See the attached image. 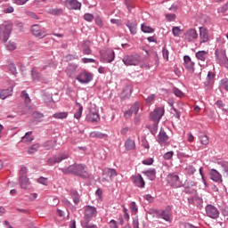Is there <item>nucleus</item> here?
<instances>
[{
  "mask_svg": "<svg viewBox=\"0 0 228 228\" xmlns=\"http://www.w3.org/2000/svg\"><path fill=\"white\" fill-rule=\"evenodd\" d=\"M6 49H8V51H15V49H17V44H15V42L10 41L6 45Z\"/></svg>",
  "mask_w": 228,
  "mask_h": 228,
  "instance_id": "58836bf2",
  "label": "nucleus"
},
{
  "mask_svg": "<svg viewBox=\"0 0 228 228\" xmlns=\"http://www.w3.org/2000/svg\"><path fill=\"white\" fill-rule=\"evenodd\" d=\"M141 29L143 33H154V28H152L150 26H147L145 24L142 25Z\"/></svg>",
  "mask_w": 228,
  "mask_h": 228,
  "instance_id": "c9c22d12",
  "label": "nucleus"
},
{
  "mask_svg": "<svg viewBox=\"0 0 228 228\" xmlns=\"http://www.w3.org/2000/svg\"><path fill=\"white\" fill-rule=\"evenodd\" d=\"M32 79L33 81H38L40 79V73L37 71V69H32Z\"/></svg>",
  "mask_w": 228,
  "mask_h": 228,
  "instance_id": "e433bc0d",
  "label": "nucleus"
},
{
  "mask_svg": "<svg viewBox=\"0 0 228 228\" xmlns=\"http://www.w3.org/2000/svg\"><path fill=\"white\" fill-rule=\"evenodd\" d=\"M84 20H86V22H92V20H94V14H92V13H86L84 15Z\"/></svg>",
  "mask_w": 228,
  "mask_h": 228,
  "instance_id": "c03bdc74",
  "label": "nucleus"
},
{
  "mask_svg": "<svg viewBox=\"0 0 228 228\" xmlns=\"http://www.w3.org/2000/svg\"><path fill=\"white\" fill-rule=\"evenodd\" d=\"M139 225H140V223L138 222V218L134 219L133 220V227L134 228H140Z\"/></svg>",
  "mask_w": 228,
  "mask_h": 228,
  "instance_id": "774afa93",
  "label": "nucleus"
},
{
  "mask_svg": "<svg viewBox=\"0 0 228 228\" xmlns=\"http://www.w3.org/2000/svg\"><path fill=\"white\" fill-rule=\"evenodd\" d=\"M199 139H200L201 145H205V147L209 145V138L205 134H201L199 136Z\"/></svg>",
  "mask_w": 228,
  "mask_h": 228,
  "instance_id": "2f4dec72",
  "label": "nucleus"
},
{
  "mask_svg": "<svg viewBox=\"0 0 228 228\" xmlns=\"http://www.w3.org/2000/svg\"><path fill=\"white\" fill-rule=\"evenodd\" d=\"M206 213L207 216H209V218H213L214 220L220 216V211H218V208L213 205H208L206 207Z\"/></svg>",
  "mask_w": 228,
  "mask_h": 228,
  "instance_id": "9d476101",
  "label": "nucleus"
},
{
  "mask_svg": "<svg viewBox=\"0 0 228 228\" xmlns=\"http://www.w3.org/2000/svg\"><path fill=\"white\" fill-rule=\"evenodd\" d=\"M97 215V208L93 206H86L85 208L84 220L91 221L94 216Z\"/></svg>",
  "mask_w": 228,
  "mask_h": 228,
  "instance_id": "6e6552de",
  "label": "nucleus"
},
{
  "mask_svg": "<svg viewBox=\"0 0 228 228\" xmlns=\"http://www.w3.org/2000/svg\"><path fill=\"white\" fill-rule=\"evenodd\" d=\"M227 10H228V2L224 5L221 6L217 10V12H218V13H225L227 12Z\"/></svg>",
  "mask_w": 228,
  "mask_h": 228,
  "instance_id": "3c124183",
  "label": "nucleus"
},
{
  "mask_svg": "<svg viewBox=\"0 0 228 228\" xmlns=\"http://www.w3.org/2000/svg\"><path fill=\"white\" fill-rule=\"evenodd\" d=\"M69 10H81V2L77 0H61Z\"/></svg>",
  "mask_w": 228,
  "mask_h": 228,
  "instance_id": "9b49d317",
  "label": "nucleus"
},
{
  "mask_svg": "<svg viewBox=\"0 0 228 228\" xmlns=\"http://www.w3.org/2000/svg\"><path fill=\"white\" fill-rule=\"evenodd\" d=\"M154 99H156V94H151L149 97L146 98L147 104H151V102H153Z\"/></svg>",
  "mask_w": 228,
  "mask_h": 228,
  "instance_id": "13d9d810",
  "label": "nucleus"
},
{
  "mask_svg": "<svg viewBox=\"0 0 228 228\" xmlns=\"http://www.w3.org/2000/svg\"><path fill=\"white\" fill-rule=\"evenodd\" d=\"M12 94H13V88L12 87H9L7 89H2L0 90V99L4 101V99H6L7 97H10Z\"/></svg>",
  "mask_w": 228,
  "mask_h": 228,
  "instance_id": "b1692460",
  "label": "nucleus"
},
{
  "mask_svg": "<svg viewBox=\"0 0 228 228\" xmlns=\"http://www.w3.org/2000/svg\"><path fill=\"white\" fill-rule=\"evenodd\" d=\"M183 65L189 72H195V62L191 61V57H190L189 55L183 56Z\"/></svg>",
  "mask_w": 228,
  "mask_h": 228,
  "instance_id": "2eb2a0df",
  "label": "nucleus"
},
{
  "mask_svg": "<svg viewBox=\"0 0 228 228\" xmlns=\"http://www.w3.org/2000/svg\"><path fill=\"white\" fill-rule=\"evenodd\" d=\"M20 187L23 188V190H28L29 188V178H27V176H21L20 178Z\"/></svg>",
  "mask_w": 228,
  "mask_h": 228,
  "instance_id": "c85d7f7f",
  "label": "nucleus"
},
{
  "mask_svg": "<svg viewBox=\"0 0 228 228\" xmlns=\"http://www.w3.org/2000/svg\"><path fill=\"white\" fill-rule=\"evenodd\" d=\"M77 70V66L75 64H69L67 67L66 73L69 77H72L76 71Z\"/></svg>",
  "mask_w": 228,
  "mask_h": 228,
  "instance_id": "bb28decb",
  "label": "nucleus"
},
{
  "mask_svg": "<svg viewBox=\"0 0 228 228\" xmlns=\"http://www.w3.org/2000/svg\"><path fill=\"white\" fill-rule=\"evenodd\" d=\"M38 144H34L30 147V149L28 150V154H35V152H37V151H38Z\"/></svg>",
  "mask_w": 228,
  "mask_h": 228,
  "instance_id": "864d4df0",
  "label": "nucleus"
},
{
  "mask_svg": "<svg viewBox=\"0 0 228 228\" xmlns=\"http://www.w3.org/2000/svg\"><path fill=\"white\" fill-rule=\"evenodd\" d=\"M95 24H97V26H99L100 28H102V20L100 17H96Z\"/></svg>",
  "mask_w": 228,
  "mask_h": 228,
  "instance_id": "338daca9",
  "label": "nucleus"
},
{
  "mask_svg": "<svg viewBox=\"0 0 228 228\" xmlns=\"http://www.w3.org/2000/svg\"><path fill=\"white\" fill-rule=\"evenodd\" d=\"M58 215L61 220H69V213H67V216H65V212L62 210H58Z\"/></svg>",
  "mask_w": 228,
  "mask_h": 228,
  "instance_id": "09e8293b",
  "label": "nucleus"
},
{
  "mask_svg": "<svg viewBox=\"0 0 228 228\" xmlns=\"http://www.w3.org/2000/svg\"><path fill=\"white\" fill-rule=\"evenodd\" d=\"M220 86L221 88H224V90H226V92H228V78L222 79Z\"/></svg>",
  "mask_w": 228,
  "mask_h": 228,
  "instance_id": "ea45409f",
  "label": "nucleus"
},
{
  "mask_svg": "<svg viewBox=\"0 0 228 228\" xmlns=\"http://www.w3.org/2000/svg\"><path fill=\"white\" fill-rule=\"evenodd\" d=\"M184 38L187 42H193V40H197L199 38V33L195 28H189L184 33Z\"/></svg>",
  "mask_w": 228,
  "mask_h": 228,
  "instance_id": "4468645a",
  "label": "nucleus"
},
{
  "mask_svg": "<svg viewBox=\"0 0 228 228\" xmlns=\"http://www.w3.org/2000/svg\"><path fill=\"white\" fill-rule=\"evenodd\" d=\"M117 177V170L111 168H105L102 173V181L110 182Z\"/></svg>",
  "mask_w": 228,
  "mask_h": 228,
  "instance_id": "f8f14e48",
  "label": "nucleus"
},
{
  "mask_svg": "<svg viewBox=\"0 0 228 228\" xmlns=\"http://www.w3.org/2000/svg\"><path fill=\"white\" fill-rule=\"evenodd\" d=\"M166 19L169 22H171V20H175V14H171V13L166 14Z\"/></svg>",
  "mask_w": 228,
  "mask_h": 228,
  "instance_id": "bf43d9fd",
  "label": "nucleus"
},
{
  "mask_svg": "<svg viewBox=\"0 0 228 228\" xmlns=\"http://www.w3.org/2000/svg\"><path fill=\"white\" fill-rule=\"evenodd\" d=\"M219 165L223 167L224 172L228 175V162L227 161H221Z\"/></svg>",
  "mask_w": 228,
  "mask_h": 228,
  "instance_id": "a19ab883",
  "label": "nucleus"
},
{
  "mask_svg": "<svg viewBox=\"0 0 228 228\" xmlns=\"http://www.w3.org/2000/svg\"><path fill=\"white\" fill-rule=\"evenodd\" d=\"M208 175L215 183H222V175L216 169H210Z\"/></svg>",
  "mask_w": 228,
  "mask_h": 228,
  "instance_id": "f3484780",
  "label": "nucleus"
},
{
  "mask_svg": "<svg viewBox=\"0 0 228 228\" xmlns=\"http://www.w3.org/2000/svg\"><path fill=\"white\" fill-rule=\"evenodd\" d=\"M69 117L68 112H59L58 113V118H67Z\"/></svg>",
  "mask_w": 228,
  "mask_h": 228,
  "instance_id": "69168bd1",
  "label": "nucleus"
},
{
  "mask_svg": "<svg viewBox=\"0 0 228 228\" xmlns=\"http://www.w3.org/2000/svg\"><path fill=\"white\" fill-rule=\"evenodd\" d=\"M195 172H197V169H195V167H193V166H187L185 167V174H187V175H193V174H195Z\"/></svg>",
  "mask_w": 228,
  "mask_h": 228,
  "instance_id": "f704fd0d",
  "label": "nucleus"
},
{
  "mask_svg": "<svg viewBox=\"0 0 228 228\" xmlns=\"http://www.w3.org/2000/svg\"><path fill=\"white\" fill-rule=\"evenodd\" d=\"M173 92L176 97H184V93H183L179 88L175 87Z\"/></svg>",
  "mask_w": 228,
  "mask_h": 228,
  "instance_id": "37998d69",
  "label": "nucleus"
},
{
  "mask_svg": "<svg viewBox=\"0 0 228 228\" xmlns=\"http://www.w3.org/2000/svg\"><path fill=\"white\" fill-rule=\"evenodd\" d=\"M172 158H174V151H167L163 155V159L166 160H170L172 159Z\"/></svg>",
  "mask_w": 228,
  "mask_h": 228,
  "instance_id": "79ce46f5",
  "label": "nucleus"
},
{
  "mask_svg": "<svg viewBox=\"0 0 228 228\" xmlns=\"http://www.w3.org/2000/svg\"><path fill=\"white\" fill-rule=\"evenodd\" d=\"M167 181L172 188H181L183 186V182H181V179H179V175H177L175 173H171L167 175Z\"/></svg>",
  "mask_w": 228,
  "mask_h": 228,
  "instance_id": "20e7f679",
  "label": "nucleus"
},
{
  "mask_svg": "<svg viewBox=\"0 0 228 228\" xmlns=\"http://www.w3.org/2000/svg\"><path fill=\"white\" fill-rule=\"evenodd\" d=\"M31 33L34 37H45V31L42 30L40 25H33L31 28Z\"/></svg>",
  "mask_w": 228,
  "mask_h": 228,
  "instance_id": "6ab92c4d",
  "label": "nucleus"
},
{
  "mask_svg": "<svg viewBox=\"0 0 228 228\" xmlns=\"http://www.w3.org/2000/svg\"><path fill=\"white\" fill-rule=\"evenodd\" d=\"M83 228H98L97 225L90 224V221L84 220L81 222Z\"/></svg>",
  "mask_w": 228,
  "mask_h": 228,
  "instance_id": "72a5a7b5",
  "label": "nucleus"
},
{
  "mask_svg": "<svg viewBox=\"0 0 228 228\" xmlns=\"http://www.w3.org/2000/svg\"><path fill=\"white\" fill-rule=\"evenodd\" d=\"M44 101L46 102V104H52V102H54V100L53 97H51V94H44Z\"/></svg>",
  "mask_w": 228,
  "mask_h": 228,
  "instance_id": "4c0bfd02",
  "label": "nucleus"
},
{
  "mask_svg": "<svg viewBox=\"0 0 228 228\" xmlns=\"http://www.w3.org/2000/svg\"><path fill=\"white\" fill-rule=\"evenodd\" d=\"M87 122H99L101 118L99 117V112L95 109L89 110L88 114L86 117Z\"/></svg>",
  "mask_w": 228,
  "mask_h": 228,
  "instance_id": "ddd939ff",
  "label": "nucleus"
},
{
  "mask_svg": "<svg viewBox=\"0 0 228 228\" xmlns=\"http://www.w3.org/2000/svg\"><path fill=\"white\" fill-rule=\"evenodd\" d=\"M159 218H162L166 222H171V218H170V207H167L166 208V210H162V212L159 216Z\"/></svg>",
  "mask_w": 228,
  "mask_h": 228,
  "instance_id": "393cba45",
  "label": "nucleus"
},
{
  "mask_svg": "<svg viewBox=\"0 0 228 228\" xmlns=\"http://www.w3.org/2000/svg\"><path fill=\"white\" fill-rule=\"evenodd\" d=\"M125 149L126 151H136V142L131 138L125 141Z\"/></svg>",
  "mask_w": 228,
  "mask_h": 228,
  "instance_id": "aec40b11",
  "label": "nucleus"
},
{
  "mask_svg": "<svg viewBox=\"0 0 228 228\" xmlns=\"http://www.w3.org/2000/svg\"><path fill=\"white\" fill-rule=\"evenodd\" d=\"M76 108H77V112L75 113L74 117L75 118H81V115L83 113V106L80 105L79 102H76Z\"/></svg>",
  "mask_w": 228,
  "mask_h": 228,
  "instance_id": "7c9ffc66",
  "label": "nucleus"
},
{
  "mask_svg": "<svg viewBox=\"0 0 228 228\" xmlns=\"http://www.w3.org/2000/svg\"><path fill=\"white\" fill-rule=\"evenodd\" d=\"M197 60H199L200 67H204L206 65V58H208V52L199 51L195 53Z\"/></svg>",
  "mask_w": 228,
  "mask_h": 228,
  "instance_id": "dca6fc26",
  "label": "nucleus"
},
{
  "mask_svg": "<svg viewBox=\"0 0 228 228\" xmlns=\"http://www.w3.org/2000/svg\"><path fill=\"white\" fill-rule=\"evenodd\" d=\"M126 26H127L131 35H136V28L138 26V23H136V20H128L126 23Z\"/></svg>",
  "mask_w": 228,
  "mask_h": 228,
  "instance_id": "4be33fe9",
  "label": "nucleus"
},
{
  "mask_svg": "<svg viewBox=\"0 0 228 228\" xmlns=\"http://www.w3.org/2000/svg\"><path fill=\"white\" fill-rule=\"evenodd\" d=\"M131 94H133V86H126L123 90V97L128 99V97H131Z\"/></svg>",
  "mask_w": 228,
  "mask_h": 228,
  "instance_id": "c756f323",
  "label": "nucleus"
},
{
  "mask_svg": "<svg viewBox=\"0 0 228 228\" xmlns=\"http://www.w3.org/2000/svg\"><path fill=\"white\" fill-rule=\"evenodd\" d=\"M162 54L164 60H166V61H168V51L165 47H163L162 49Z\"/></svg>",
  "mask_w": 228,
  "mask_h": 228,
  "instance_id": "4d7b16f0",
  "label": "nucleus"
},
{
  "mask_svg": "<svg viewBox=\"0 0 228 228\" xmlns=\"http://www.w3.org/2000/svg\"><path fill=\"white\" fill-rule=\"evenodd\" d=\"M216 61L219 65H224V67H228V58L225 54V50L217 49L215 52Z\"/></svg>",
  "mask_w": 228,
  "mask_h": 228,
  "instance_id": "7ed1b4c3",
  "label": "nucleus"
},
{
  "mask_svg": "<svg viewBox=\"0 0 228 228\" xmlns=\"http://www.w3.org/2000/svg\"><path fill=\"white\" fill-rule=\"evenodd\" d=\"M142 174L144 175H146V177L150 181H154V179H156V169H154V168L144 170V171H142Z\"/></svg>",
  "mask_w": 228,
  "mask_h": 228,
  "instance_id": "a878e982",
  "label": "nucleus"
},
{
  "mask_svg": "<svg viewBox=\"0 0 228 228\" xmlns=\"http://www.w3.org/2000/svg\"><path fill=\"white\" fill-rule=\"evenodd\" d=\"M163 115H165V110L163 108H157L154 111L150 113V118L154 122V124H159Z\"/></svg>",
  "mask_w": 228,
  "mask_h": 228,
  "instance_id": "423d86ee",
  "label": "nucleus"
},
{
  "mask_svg": "<svg viewBox=\"0 0 228 228\" xmlns=\"http://www.w3.org/2000/svg\"><path fill=\"white\" fill-rule=\"evenodd\" d=\"M103 61L105 63H111L115 60V52L113 50H108L105 54L102 55Z\"/></svg>",
  "mask_w": 228,
  "mask_h": 228,
  "instance_id": "a211bd4d",
  "label": "nucleus"
},
{
  "mask_svg": "<svg viewBox=\"0 0 228 228\" xmlns=\"http://www.w3.org/2000/svg\"><path fill=\"white\" fill-rule=\"evenodd\" d=\"M9 70H11L12 74H13V76H17V67H15V64L11 63L9 65Z\"/></svg>",
  "mask_w": 228,
  "mask_h": 228,
  "instance_id": "603ef678",
  "label": "nucleus"
},
{
  "mask_svg": "<svg viewBox=\"0 0 228 228\" xmlns=\"http://www.w3.org/2000/svg\"><path fill=\"white\" fill-rule=\"evenodd\" d=\"M200 44H208L209 42V30L206 27H200Z\"/></svg>",
  "mask_w": 228,
  "mask_h": 228,
  "instance_id": "1a4fd4ad",
  "label": "nucleus"
},
{
  "mask_svg": "<svg viewBox=\"0 0 228 228\" xmlns=\"http://www.w3.org/2000/svg\"><path fill=\"white\" fill-rule=\"evenodd\" d=\"M37 183H39L40 184H44L45 186H47L48 184L47 178H44V177H40L37 180Z\"/></svg>",
  "mask_w": 228,
  "mask_h": 228,
  "instance_id": "052dcab7",
  "label": "nucleus"
},
{
  "mask_svg": "<svg viewBox=\"0 0 228 228\" xmlns=\"http://www.w3.org/2000/svg\"><path fill=\"white\" fill-rule=\"evenodd\" d=\"M26 174H28V168L26 167H21L20 170V178L26 177Z\"/></svg>",
  "mask_w": 228,
  "mask_h": 228,
  "instance_id": "5fc2aeb1",
  "label": "nucleus"
},
{
  "mask_svg": "<svg viewBox=\"0 0 228 228\" xmlns=\"http://www.w3.org/2000/svg\"><path fill=\"white\" fill-rule=\"evenodd\" d=\"M130 110L134 115H138V111H140V103L135 102L134 104H133L130 108Z\"/></svg>",
  "mask_w": 228,
  "mask_h": 228,
  "instance_id": "473e14b6",
  "label": "nucleus"
},
{
  "mask_svg": "<svg viewBox=\"0 0 228 228\" xmlns=\"http://www.w3.org/2000/svg\"><path fill=\"white\" fill-rule=\"evenodd\" d=\"M134 183L138 188H145V180H143V177H142V175H138L134 178Z\"/></svg>",
  "mask_w": 228,
  "mask_h": 228,
  "instance_id": "5701e85b",
  "label": "nucleus"
},
{
  "mask_svg": "<svg viewBox=\"0 0 228 228\" xmlns=\"http://www.w3.org/2000/svg\"><path fill=\"white\" fill-rule=\"evenodd\" d=\"M122 61L126 66H131V65L136 66L140 63L141 59L138 53H135V54L124 56L122 59Z\"/></svg>",
  "mask_w": 228,
  "mask_h": 228,
  "instance_id": "39448f33",
  "label": "nucleus"
},
{
  "mask_svg": "<svg viewBox=\"0 0 228 228\" xmlns=\"http://www.w3.org/2000/svg\"><path fill=\"white\" fill-rule=\"evenodd\" d=\"M56 163H58V157L56 156H53L48 159V165L51 167H53V165H56Z\"/></svg>",
  "mask_w": 228,
  "mask_h": 228,
  "instance_id": "a18cd8bd",
  "label": "nucleus"
},
{
  "mask_svg": "<svg viewBox=\"0 0 228 228\" xmlns=\"http://www.w3.org/2000/svg\"><path fill=\"white\" fill-rule=\"evenodd\" d=\"M61 170L63 174H75V175H79V177H84V179L89 177L88 169L83 164H76Z\"/></svg>",
  "mask_w": 228,
  "mask_h": 228,
  "instance_id": "f257e3e1",
  "label": "nucleus"
},
{
  "mask_svg": "<svg viewBox=\"0 0 228 228\" xmlns=\"http://www.w3.org/2000/svg\"><path fill=\"white\" fill-rule=\"evenodd\" d=\"M67 158H69V153L65 152L61 154L58 159V163H60V161H63V159H67Z\"/></svg>",
  "mask_w": 228,
  "mask_h": 228,
  "instance_id": "6e6d98bb",
  "label": "nucleus"
},
{
  "mask_svg": "<svg viewBox=\"0 0 228 228\" xmlns=\"http://www.w3.org/2000/svg\"><path fill=\"white\" fill-rule=\"evenodd\" d=\"M133 111L131 110H126V111H125V113H124V117H125V118H131V117H133Z\"/></svg>",
  "mask_w": 228,
  "mask_h": 228,
  "instance_id": "680f3d73",
  "label": "nucleus"
},
{
  "mask_svg": "<svg viewBox=\"0 0 228 228\" xmlns=\"http://www.w3.org/2000/svg\"><path fill=\"white\" fill-rule=\"evenodd\" d=\"M130 209L132 213H138V207L136 206V202L132 201L130 204Z\"/></svg>",
  "mask_w": 228,
  "mask_h": 228,
  "instance_id": "8fccbe9b",
  "label": "nucleus"
},
{
  "mask_svg": "<svg viewBox=\"0 0 228 228\" xmlns=\"http://www.w3.org/2000/svg\"><path fill=\"white\" fill-rule=\"evenodd\" d=\"M12 33V24L4 23L0 25V40L1 42H8L10 38V34Z\"/></svg>",
  "mask_w": 228,
  "mask_h": 228,
  "instance_id": "f03ea898",
  "label": "nucleus"
},
{
  "mask_svg": "<svg viewBox=\"0 0 228 228\" xmlns=\"http://www.w3.org/2000/svg\"><path fill=\"white\" fill-rule=\"evenodd\" d=\"M91 138H102L104 134L99 133V132H91L90 133Z\"/></svg>",
  "mask_w": 228,
  "mask_h": 228,
  "instance_id": "de8ad7c7",
  "label": "nucleus"
},
{
  "mask_svg": "<svg viewBox=\"0 0 228 228\" xmlns=\"http://www.w3.org/2000/svg\"><path fill=\"white\" fill-rule=\"evenodd\" d=\"M172 32L174 37H179L181 35V28L179 27H173Z\"/></svg>",
  "mask_w": 228,
  "mask_h": 228,
  "instance_id": "49530a36",
  "label": "nucleus"
},
{
  "mask_svg": "<svg viewBox=\"0 0 228 228\" xmlns=\"http://www.w3.org/2000/svg\"><path fill=\"white\" fill-rule=\"evenodd\" d=\"M124 218L126 222H129V213H127V208L123 207Z\"/></svg>",
  "mask_w": 228,
  "mask_h": 228,
  "instance_id": "e2e57ef3",
  "label": "nucleus"
},
{
  "mask_svg": "<svg viewBox=\"0 0 228 228\" xmlns=\"http://www.w3.org/2000/svg\"><path fill=\"white\" fill-rule=\"evenodd\" d=\"M152 163H154V159H144L142 160V165H152Z\"/></svg>",
  "mask_w": 228,
  "mask_h": 228,
  "instance_id": "0e129e2a",
  "label": "nucleus"
},
{
  "mask_svg": "<svg viewBox=\"0 0 228 228\" xmlns=\"http://www.w3.org/2000/svg\"><path fill=\"white\" fill-rule=\"evenodd\" d=\"M31 134H33V132L26 133L22 137L21 142H23V143H31L35 140V137Z\"/></svg>",
  "mask_w": 228,
  "mask_h": 228,
  "instance_id": "cd10ccee",
  "label": "nucleus"
},
{
  "mask_svg": "<svg viewBox=\"0 0 228 228\" xmlns=\"http://www.w3.org/2000/svg\"><path fill=\"white\" fill-rule=\"evenodd\" d=\"M157 142H159L160 145L168 142V135L164 130H160L159 133Z\"/></svg>",
  "mask_w": 228,
  "mask_h": 228,
  "instance_id": "412c9836",
  "label": "nucleus"
},
{
  "mask_svg": "<svg viewBox=\"0 0 228 228\" xmlns=\"http://www.w3.org/2000/svg\"><path fill=\"white\" fill-rule=\"evenodd\" d=\"M92 79H94V74L88 71H84L77 77V81H78L82 85H88V83H90Z\"/></svg>",
  "mask_w": 228,
  "mask_h": 228,
  "instance_id": "0eeeda50",
  "label": "nucleus"
}]
</instances>
